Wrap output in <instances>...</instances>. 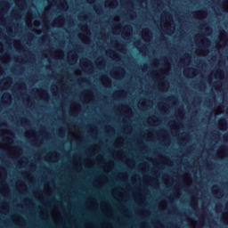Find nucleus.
Here are the masks:
<instances>
[{"mask_svg":"<svg viewBox=\"0 0 228 228\" xmlns=\"http://www.w3.org/2000/svg\"><path fill=\"white\" fill-rule=\"evenodd\" d=\"M12 86V78L7 77L0 81V90H8Z\"/></svg>","mask_w":228,"mask_h":228,"instance_id":"f257e3e1","label":"nucleus"},{"mask_svg":"<svg viewBox=\"0 0 228 228\" xmlns=\"http://www.w3.org/2000/svg\"><path fill=\"white\" fill-rule=\"evenodd\" d=\"M142 38L144 42H151L152 40V33L149 28H144L142 32Z\"/></svg>","mask_w":228,"mask_h":228,"instance_id":"f03ea898","label":"nucleus"},{"mask_svg":"<svg viewBox=\"0 0 228 228\" xmlns=\"http://www.w3.org/2000/svg\"><path fill=\"white\" fill-rule=\"evenodd\" d=\"M161 19L165 25L172 24V22H174V19L168 12H164L161 16Z\"/></svg>","mask_w":228,"mask_h":228,"instance_id":"7ed1b4c3","label":"nucleus"},{"mask_svg":"<svg viewBox=\"0 0 228 228\" xmlns=\"http://www.w3.org/2000/svg\"><path fill=\"white\" fill-rule=\"evenodd\" d=\"M183 75L185 76V77H190V78L195 77V76H196L195 69H193V68H185L183 69Z\"/></svg>","mask_w":228,"mask_h":228,"instance_id":"20e7f679","label":"nucleus"},{"mask_svg":"<svg viewBox=\"0 0 228 228\" xmlns=\"http://www.w3.org/2000/svg\"><path fill=\"white\" fill-rule=\"evenodd\" d=\"M214 76L215 79H218L219 81H222V79H224V72L222 70H217Z\"/></svg>","mask_w":228,"mask_h":228,"instance_id":"39448f33","label":"nucleus"},{"mask_svg":"<svg viewBox=\"0 0 228 228\" xmlns=\"http://www.w3.org/2000/svg\"><path fill=\"white\" fill-rule=\"evenodd\" d=\"M122 33V28L118 26V29L114 30V35H120Z\"/></svg>","mask_w":228,"mask_h":228,"instance_id":"423d86ee","label":"nucleus"},{"mask_svg":"<svg viewBox=\"0 0 228 228\" xmlns=\"http://www.w3.org/2000/svg\"><path fill=\"white\" fill-rule=\"evenodd\" d=\"M76 61H77V54L73 55V59L71 61V64L74 65V63H76Z\"/></svg>","mask_w":228,"mask_h":228,"instance_id":"0eeeda50","label":"nucleus"},{"mask_svg":"<svg viewBox=\"0 0 228 228\" xmlns=\"http://www.w3.org/2000/svg\"><path fill=\"white\" fill-rule=\"evenodd\" d=\"M204 49H205V52L201 54L202 56H207L208 55V47L207 46H204Z\"/></svg>","mask_w":228,"mask_h":228,"instance_id":"6e6552de","label":"nucleus"},{"mask_svg":"<svg viewBox=\"0 0 228 228\" xmlns=\"http://www.w3.org/2000/svg\"><path fill=\"white\" fill-rule=\"evenodd\" d=\"M201 15H202V12H199L197 19H200V20L204 19V16H201Z\"/></svg>","mask_w":228,"mask_h":228,"instance_id":"1a4fd4ad","label":"nucleus"},{"mask_svg":"<svg viewBox=\"0 0 228 228\" xmlns=\"http://www.w3.org/2000/svg\"><path fill=\"white\" fill-rule=\"evenodd\" d=\"M110 53H111L110 58H113V56H115V51H110Z\"/></svg>","mask_w":228,"mask_h":228,"instance_id":"9d476101","label":"nucleus"},{"mask_svg":"<svg viewBox=\"0 0 228 228\" xmlns=\"http://www.w3.org/2000/svg\"><path fill=\"white\" fill-rule=\"evenodd\" d=\"M6 95H7V97L10 98V95H8V94H4V95L2 96V99H4V97H6Z\"/></svg>","mask_w":228,"mask_h":228,"instance_id":"9b49d317","label":"nucleus"},{"mask_svg":"<svg viewBox=\"0 0 228 228\" xmlns=\"http://www.w3.org/2000/svg\"><path fill=\"white\" fill-rule=\"evenodd\" d=\"M219 207H220V205H216V211H220V210L218 209Z\"/></svg>","mask_w":228,"mask_h":228,"instance_id":"f8f14e48","label":"nucleus"},{"mask_svg":"<svg viewBox=\"0 0 228 228\" xmlns=\"http://www.w3.org/2000/svg\"><path fill=\"white\" fill-rule=\"evenodd\" d=\"M58 58H63V53L59 54Z\"/></svg>","mask_w":228,"mask_h":228,"instance_id":"ddd939ff","label":"nucleus"},{"mask_svg":"<svg viewBox=\"0 0 228 228\" xmlns=\"http://www.w3.org/2000/svg\"><path fill=\"white\" fill-rule=\"evenodd\" d=\"M86 35H88V30L86 31Z\"/></svg>","mask_w":228,"mask_h":228,"instance_id":"4468645a","label":"nucleus"},{"mask_svg":"<svg viewBox=\"0 0 228 228\" xmlns=\"http://www.w3.org/2000/svg\"><path fill=\"white\" fill-rule=\"evenodd\" d=\"M219 85H222V82L221 81H218Z\"/></svg>","mask_w":228,"mask_h":228,"instance_id":"2eb2a0df","label":"nucleus"},{"mask_svg":"<svg viewBox=\"0 0 228 228\" xmlns=\"http://www.w3.org/2000/svg\"><path fill=\"white\" fill-rule=\"evenodd\" d=\"M82 42H85V38H82Z\"/></svg>","mask_w":228,"mask_h":228,"instance_id":"dca6fc26","label":"nucleus"},{"mask_svg":"<svg viewBox=\"0 0 228 228\" xmlns=\"http://www.w3.org/2000/svg\"><path fill=\"white\" fill-rule=\"evenodd\" d=\"M106 4V6H108V2H106V4Z\"/></svg>","mask_w":228,"mask_h":228,"instance_id":"f3484780","label":"nucleus"},{"mask_svg":"<svg viewBox=\"0 0 228 228\" xmlns=\"http://www.w3.org/2000/svg\"><path fill=\"white\" fill-rule=\"evenodd\" d=\"M110 54V52H107V55H109Z\"/></svg>","mask_w":228,"mask_h":228,"instance_id":"a211bd4d","label":"nucleus"},{"mask_svg":"<svg viewBox=\"0 0 228 228\" xmlns=\"http://www.w3.org/2000/svg\"><path fill=\"white\" fill-rule=\"evenodd\" d=\"M226 12H228V7L226 8Z\"/></svg>","mask_w":228,"mask_h":228,"instance_id":"6ab92c4d","label":"nucleus"}]
</instances>
